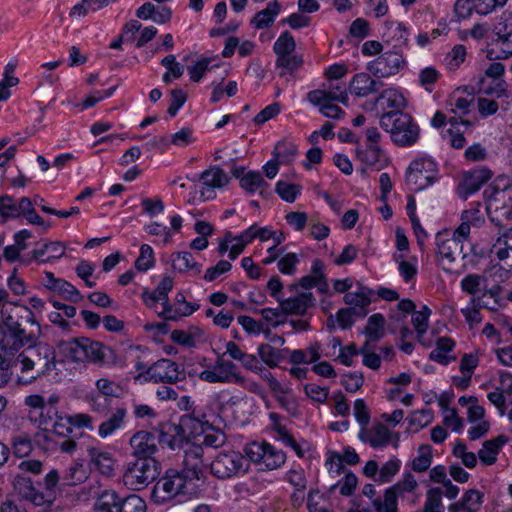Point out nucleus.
Here are the masks:
<instances>
[{"mask_svg": "<svg viewBox=\"0 0 512 512\" xmlns=\"http://www.w3.org/2000/svg\"><path fill=\"white\" fill-rule=\"evenodd\" d=\"M360 458L356 451L351 448H345L343 455L335 454L331 458H329L326 462L329 465V469H333L334 465L336 466V472L339 473L342 469V462L347 463L348 465H355L359 462Z\"/></svg>", "mask_w": 512, "mask_h": 512, "instance_id": "nucleus-45", "label": "nucleus"}, {"mask_svg": "<svg viewBox=\"0 0 512 512\" xmlns=\"http://www.w3.org/2000/svg\"><path fill=\"white\" fill-rule=\"evenodd\" d=\"M16 66L15 61H10L4 67L3 78L0 81V102L8 100L11 96L10 88L19 84V78L14 76Z\"/></svg>", "mask_w": 512, "mask_h": 512, "instance_id": "nucleus-35", "label": "nucleus"}, {"mask_svg": "<svg viewBox=\"0 0 512 512\" xmlns=\"http://www.w3.org/2000/svg\"><path fill=\"white\" fill-rule=\"evenodd\" d=\"M493 32L496 38L488 54L492 58L494 49L498 50L494 58L506 59L512 55V13H503L498 22L494 25Z\"/></svg>", "mask_w": 512, "mask_h": 512, "instance_id": "nucleus-13", "label": "nucleus"}, {"mask_svg": "<svg viewBox=\"0 0 512 512\" xmlns=\"http://www.w3.org/2000/svg\"><path fill=\"white\" fill-rule=\"evenodd\" d=\"M303 64V59L299 55L288 54L286 56L277 57L276 66L281 68L280 76L283 77L286 71L293 72L300 68Z\"/></svg>", "mask_w": 512, "mask_h": 512, "instance_id": "nucleus-52", "label": "nucleus"}, {"mask_svg": "<svg viewBox=\"0 0 512 512\" xmlns=\"http://www.w3.org/2000/svg\"><path fill=\"white\" fill-rule=\"evenodd\" d=\"M39 338L40 336L27 343L28 346L16 358L17 364H20L21 375L18 376V382L21 384H30L50 374L59 363L55 348L46 342H37Z\"/></svg>", "mask_w": 512, "mask_h": 512, "instance_id": "nucleus-2", "label": "nucleus"}, {"mask_svg": "<svg viewBox=\"0 0 512 512\" xmlns=\"http://www.w3.org/2000/svg\"><path fill=\"white\" fill-rule=\"evenodd\" d=\"M13 486L20 500L27 501L34 506H43L52 503L51 493L41 492L28 477L16 476L13 481Z\"/></svg>", "mask_w": 512, "mask_h": 512, "instance_id": "nucleus-19", "label": "nucleus"}, {"mask_svg": "<svg viewBox=\"0 0 512 512\" xmlns=\"http://www.w3.org/2000/svg\"><path fill=\"white\" fill-rule=\"evenodd\" d=\"M229 181V176L220 167L215 166L205 170L200 176V198L204 201L214 199L216 197L215 190L223 188Z\"/></svg>", "mask_w": 512, "mask_h": 512, "instance_id": "nucleus-17", "label": "nucleus"}, {"mask_svg": "<svg viewBox=\"0 0 512 512\" xmlns=\"http://www.w3.org/2000/svg\"><path fill=\"white\" fill-rule=\"evenodd\" d=\"M485 279L476 274H469L461 281L462 289L471 295H476L482 291Z\"/></svg>", "mask_w": 512, "mask_h": 512, "instance_id": "nucleus-60", "label": "nucleus"}, {"mask_svg": "<svg viewBox=\"0 0 512 512\" xmlns=\"http://www.w3.org/2000/svg\"><path fill=\"white\" fill-rule=\"evenodd\" d=\"M375 105L380 106L384 112H398L405 107V98L397 89L389 88L375 99Z\"/></svg>", "mask_w": 512, "mask_h": 512, "instance_id": "nucleus-26", "label": "nucleus"}, {"mask_svg": "<svg viewBox=\"0 0 512 512\" xmlns=\"http://www.w3.org/2000/svg\"><path fill=\"white\" fill-rule=\"evenodd\" d=\"M307 99L312 104H321L324 100L341 102L348 104V93L341 84H329L327 89L313 90L307 94Z\"/></svg>", "mask_w": 512, "mask_h": 512, "instance_id": "nucleus-22", "label": "nucleus"}, {"mask_svg": "<svg viewBox=\"0 0 512 512\" xmlns=\"http://www.w3.org/2000/svg\"><path fill=\"white\" fill-rule=\"evenodd\" d=\"M54 291L70 302L76 303L83 299L78 289L63 279L56 281V289Z\"/></svg>", "mask_w": 512, "mask_h": 512, "instance_id": "nucleus-54", "label": "nucleus"}, {"mask_svg": "<svg viewBox=\"0 0 512 512\" xmlns=\"http://www.w3.org/2000/svg\"><path fill=\"white\" fill-rule=\"evenodd\" d=\"M147 377L154 382L177 383L185 379L186 374L176 362L162 358L154 362L146 371Z\"/></svg>", "mask_w": 512, "mask_h": 512, "instance_id": "nucleus-15", "label": "nucleus"}, {"mask_svg": "<svg viewBox=\"0 0 512 512\" xmlns=\"http://www.w3.org/2000/svg\"><path fill=\"white\" fill-rule=\"evenodd\" d=\"M12 449L16 457L28 456L32 451V442L27 435H17L12 438Z\"/></svg>", "mask_w": 512, "mask_h": 512, "instance_id": "nucleus-55", "label": "nucleus"}, {"mask_svg": "<svg viewBox=\"0 0 512 512\" xmlns=\"http://www.w3.org/2000/svg\"><path fill=\"white\" fill-rule=\"evenodd\" d=\"M203 453V446L193 443H187V447L184 450L182 471L195 481L199 480L204 472Z\"/></svg>", "mask_w": 512, "mask_h": 512, "instance_id": "nucleus-21", "label": "nucleus"}, {"mask_svg": "<svg viewBox=\"0 0 512 512\" xmlns=\"http://www.w3.org/2000/svg\"><path fill=\"white\" fill-rule=\"evenodd\" d=\"M260 362H264L268 367L275 368L284 359L283 353L288 350H278L270 344L263 343L257 348Z\"/></svg>", "mask_w": 512, "mask_h": 512, "instance_id": "nucleus-38", "label": "nucleus"}, {"mask_svg": "<svg viewBox=\"0 0 512 512\" xmlns=\"http://www.w3.org/2000/svg\"><path fill=\"white\" fill-rule=\"evenodd\" d=\"M172 287V278L165 277L161 280V282L158 284L154 291L149 292L145 290L142 293L143 301L148 307H154L157 302H160L168 298V292L171 291Z\"/></svg>", "mask_w": 512, "mask_h": 512, "instance_id": "nucleus-34", "label": "nucleus"}, {"mask_svg": "<svg viewBox=\"0 0 512 512\" xmlns=\"http://www.w3.org/2000/svg\"><path fill=\"white\" fill-rule=\"evenodd\" d=\"M245 453L252 462L263 465L269 470L280 467L286 460V455L283 451L275 449L266 442H254L247 445Z\"/></svg>", "mask_w": 512, "mask_h": 512, "instance_id": "nucleus-12", "label": "nucleus"}, {"mask_svg": "<svg viewBox=\"0 0 512 512\" xmlns=\"http://www.w3.org/2000/svg\"><path fill=\"white\" fill-rule=\"evenodd\" d=\"M470 235V226H449L436 233V245L442 261L453 263L462 254L463 242Z\"/></svg>", "mask_w": 512, "mask_h": 512, "instance_id": "nucleus-5", "label": "nucleus"}, {"mask_svg": "<svg viewBox=\"0 0 512 512\" xmlns=\"http://www.w3.org/2000/svg\"><path fill=\"white\" fill-rule=\"evenodd\" d=\"M25 217L30 224H44L43 219L36 213L28 197H22L17 203L11 196H0V220L18 219Z\"/></svg>", "mask_w": 512, "mask_h": 512, "instance_id": "nucleus-7", "label": "nucleus"}, {"mask_svg": "<svg viewBox=\"0 0 512 512\" xmlns=\"http://www.w3.org/2000/svg\"><path fill=\"white\" fill-rule=\"evenodd\" d=\"M374 512H398V502L392 491H385L383 498H375L372 501Z\"/></svg>", "mask_w": 512, "mask_h": 512, "instance_id": "nucleus-47", "label": "nucleus"}, {"mask_svg": "<svg viewBox=\"0 0 512 512\" xmlns=\"http://www.w3.org/2000/svg\"><path fill=\"white\" fill-rule=\"evenodd\" d=\"M193 129L183 127L178 132L169 135V141L177 147H186L194 142Z\"/></svg>", "mask_w": 512, "mask_h": 512, "instance_id": "nucleus-64", "label": "nucleus"}, {"mask_svg": "<svg viewBox=\"0 0 512 512\" xmlns=\"http://www.w3.org/2000/svg\"><path fill=\"white\" fill-rule=\"evenodd\" d=\"M482 496L478 490L470 489L464 494L460 502L449 506V511L458 512L462 509L466 512H476L482 504Z\"/></svg>", "mask_w": 512, "mask_h": 512, "instance_id": "nucleus-33", "label": "nucleus"}, {"mask_svg": "<svg viewBox=\"0 0 512 512\" xmlns=\"http://www.w3.org/2000/svg\"><path fill=\"white\" fill-rule=\"evenodd\" d=\"M157 475V461L154 458L137 459L128 465L124 473V481L134 490H140L153 481Z\"/></svg>", "mask_w": 512, "mask_h": 512, "instance_id": "nucleus-10", "label": "nucleus"}, {"mask_svg": "<svg viewBox=\"0 0 512 512\" xmlns=\"http://www.w3.org/2000/svg\"><path fill=\"white\" fill-rule=\"evenodd\" d=\"M255 238H259L261 241L272 240V246L268 248V252L275 250L277 246L285 240V235L282 231H273L267 226L261 227L257 231H252Z\"/></svg>", "mask_w": 512, "mask_h": 512, "instance_id": "nucleus-51", "label": "nucleus"}, {"mask_svg": "<svg viewBox=\"0 0 512 512\" xmlns=\"http://www.w3.org/2000/svg\"><path fill=\"white\" fill-rule=\"evenodd\" d=\"M58 416V411L53 404H45L39 410L38 426L48 430V426H51Z\"/></svg>", "mask_w": 512, "mask_h": 512, "instance_id": "nucleus-63", "label": "nucleus"}, {"mask_svg": "<svg viewBox=\"0 0 512 512\" xmlns=\"http://www.w3.org/2000/svg\"><path fill=\"white\" fill-rule=\"evenodd\" d=\"M492 175V171L484 166L464 172L457 187V194L461 198L467 199L470 195L479 191L491 179Z\"/></svg>", "mask_w": 512, "mask_h": 512, "instance_id": "nucleus-18", "label": "nucleus"}, {"mask_svg": "<svg viewBox=\"0 0 512 512\" xmlns=\"http://www.w3.org/2000/svg\"><path fill=\"white\" fill-rule=\"evenodd\" d=\"M82 354L81 363L89 362L96 365L116 364L117 355L115 351L99 341L81 337Z\"/></svg>", "mask_w": 512, "mask_h": 512, "instance_id": "nucleus-14", "label": "nucleus"}, {"mask_svg": "<svg viewBox=\"0 0 512 512\" xmlns=\"http://www.w3.org/2000/svg\"><path fill=\"white\" fill-rule=\"evenodd\" d=\"M356 157L361 163L367 166H376L384 157L383 150L380 146H367L365 148L358 147L356 149Z\"/></svg>", "mask_w": 512, "mask_h": 512, "instance_id": "nucleus-42", "label": "nucleus"}, {"mask_svg": "<svg viewBox=\"0 0 512 512\" xmlns=\"http://www.w3.org/2000/svg\"><path fill=\"white\" fill-rule=\"evenodd\" d=\"M122 499L116 491L104 490L95 499L94 512H121Z\"/></svg>", "mask_w": 512, "mask_h": 512, "instance_id": "nucleus-28", "label": "nucleus"}, {"mask_svg": "<svg viewBox=\"0 0 512 512\" xmlns=\"http://www.w3.org/2000/svg\"><path fill=\"white\" fill-rule=\"evenodd\" d=\"M126 416V408L118 407L114 409L112 414L99 425L98 435L103 439L111 436L115 431L123 426Z\"/></svg>", "mask_w": 512, "mask_h": 512, "instance_id": "nucleus-31", "label": "nucleus"}, {"mask_svg": "<svg viewBox=\"0 0 512 512\" xmlns=\"http://www.w3.org/2000/svg\"><path fill=\"white\" fill-rule=\"evenodd\" d=\"M288 297L280 300V309L286 315H304L307 310L314 306V296L311 292H298V285L287 286Z\"/></svg>", "mask_w": 512, "mask_h": 512, "instance_id": "nucleus-16", "label": "nucleus"}, {"mask_svg": "<svg viewBox=\"0 0 512 512\" xmlns=\"http://www.w3.org/2000/svg\"><path fill=\"white\" fill-rule=\"evenodd\" d=\"M172 266L179 272L192 271L195 275L201 272V265L195 262L190 252H178L172 256Z\"/></svg>", "mask_w": 512, "mask_h": 512, "instance_id": "nucleus-37", "label": "nucleus"}, {"mask_svg": "<svg viewBox=\"0 0 512 512\" xmlns=\"http://www.w3.org/2000/svg\"><path fill=\"white\" fill-rule=\"evenodd\" d=\"M154 265V253L152 248L143 244L140 248V255L135 261V268L138 271L145 272Z\"/></svg>", "mask_w": 512, "mask_h": 512, "instance_id": "nucleus-58", "label": "nucleus"}, {"mask_svg": "<svg viewBox=\"0 0 512 512\" xmlns=\"http://www.w3.org/2000/svg\"><path fill=\"white\" fill-rule=\"evenodd\" d=\"M406 61L399 50H388L367 64V70L376 78H388L404 68Z\"/></svg>", "mask_w": 512, "mask_h": 512, "instance_id": "nucleus-11", "label": "nucleus"}, {"mask_svg": "<svg viewBox=\"0 0 512 512\" xmlns=\"http://www.w3.org/2000/svg\"><path fill=\"white\" fill-rule=\"evenodd\" d=\"M281 5L278 1L269 2L267 7L257 12L250 23L255 29H266L273 25L275 18L280 13Z\"/></svg>", "mask_w": 512, "mask_h": 512, "instance_id": "nucleus-29", "label": "nucleus"}, {"mask_svg": "<svg viewBox=\"0 0 512 512\" xmlns=\"http://www.w3.org/2000/svg\"><path fill=\"white\" fill-rule=\"evenodd\" d=\"M121 504V512H146L145 501L135 494L123 497Z\"/></svg>", "mask_w": 512, "mask_h": 512, "instance_id": "nucleus-62", "label": "nucleus"}, {"mask_svg": "<svg viewBox=\"0 0 512 512\" xmlns=\"http://www.w3.org/2000/svg\"><path fill=\"white\" fill-rule=\"evenodd\" d=\"M392 433L383 424H377L370 430L362 428L359 433V438L363 442L369 443L373 448H380L387 446L391 441Z\"/></svg>", "mask_w": 512, "mask_h": 512, "instance_id": "nucleus-23", "label": "nucleus"}, {"mask_svg": "<svg viewBox=\"0 0 512 512\" xmlns=\"http://www.w3.org/2000/svg\"><path fill=\"white\" fill-rule=\"evenodd\" d=\"M96 388L99 392V395L105 396V397H120L122 393L121 387L116 384L114 381L101 378L96 381Z\"/></svg>", "mask_w": 512, "mask_h": 512, "instance_id": "nucleus-59", "label": "nucleus"}, {"mask_svg": "<svg viewBox=\"0 0 512 512\" xmlns=\"http://www.w3.org/2000/svg\"><path fill=\"white\" fill-rule=\"evenodd\" d=\"M368 293H370V291L366 293L363 289L359 292H348L344 296V302L348 306L367 309L371 303Z\"/></svg>", "mask_w": 512, "mask_h": 512, "instance_id": "nucleus-61", "label": "nucleus"}, {"mask_svg": "<svg viewBox=\"0 0 512 512\" xmlns=\"http://www.w3.org/2000/svg\"><path fill=\"white\" fill-rule=\"evenodd\" d=\"M93 467L102 475L111 476L114 472L115 460L111 453L96 447L87 450Z\"/></svg>", "mask_w": 512, "mask_h": 512, "instance_id": "nucleus-24", "label": "nucleus"}, {"mask_svg": "<svg viewBox=\"0 0 512 512\" xmlns=\"http://www.w3.org/2000/svg\"><path fill=\"white\" fill-rule=\"evenodd\" d=\"M385 319L382 314L376 313L369 317L364 334L370 341H378L384 336Z\"/></svg>", "mask_w": 512, "mask_h": 512, "instance_id": "nucleus-41", "label": "nucleus"}, {"mask_svg": "<svg viewBox=\"0 0 512 512\" xmlns=\"http://www.w3.org/2000/svg\"><path fill=\"white\" fill-rule=\"evenodd\" d=\"M240 186L248 193H255L259 190V193L263 195L269 184L263 179L260 172L248 171L242 176Z\"/></svg>", "mask_w": 512, "mask_h": 512, "instance_id": "nucleus-36", "label": "nucleus"}, {"mask_svg": "<svg viewBox=\"0 0 512 512\" xmlns=\"http://www.w3.org/2000/svg\"><path fill=\"white\" fill-rule=\"evenodd\" d=\"M245 457L238 451L220 452L210 464L211 473L218 479H230L244 473Z\"/></svg>", "mask_w": 512, "mask_h": 512, "instance_id": "nucleus-9", "label": "nucleus"}, {"mask_svg": "<svg viewBox=\"0 0 512 512\" xmlns=\"http://www.w3.org/2000/svg\"><path fill=\"white\" fill-rule=\"evenodd\" d=\"M379 123L381 128L390 134L393 143L400 147L411 146L419 139V126L407 113L383 112Z\"/></svg>", "mask_w": 512, "mask_h": 512, "instance_id": "nucleus-3", "label": "nucleus"}, {"mask_svg": "<svg viewBox=\"0 0 512 512\" xmlns=\"http://www.w3.org/2000/svg\"><path fill=\"white\" fill-rule=\"evenodd\" d=\"M431 313V309L426 305L422 306L419 311L413 312L412 324L415 328L419 342H421L423 335L429 327V317Z\"/></svg>", "mask_w": 512, "mask_h": 512, "instance_id": "nucleus-43", "label": "nucleus"}, {"mask_svg": "<svg viewBox=\"0 0 512 512\" xmlns=\"http://www.w3.org/2000/svg\"><path fill=\"white\" fill-rule=\"evenodd\" d=\"M399 469L400 461L398 459H391L384 463L379 469V473L377 478H375V481L379 483L390 482L391 479L398 473Z\"/></svg>", "mask_w": 512, "mask_h": 512, "instance_id": "nucleus-57", "label": "nucleus"}, {"mask_svg": "<svg viewBox=\"0 0 512 512\" xmlns=\"http://www.w3.org/2000/svg\"><path fill=\"white\" fill-rule=\"evenodd\" d=\"M276 192L286 202H294L301 192V186L285 181H278L276 184Z\"/></svg>", "mask_w": 512, "mask_h": 512, "instance_id": "nucleus-53", "label": "nucleus"}, {"mask_svg": "<svg viewBox=\"0 0 512 512\" xmlns=\"http://www.w3.org/2000/svg\"><path fill=\"white\" fill-rule=\"evenodd\" d=\"M41 326L27 306H11L2 310L0 323V387L6 385L17 364L14 356L25 344L41 336Z\"/></svg>", "mask_w": 512, "mask_h": 512, "instance_id": "nucleus-1", "label": "nucleus"}, {"mask_svg": "<svg viewBox=\"0 0 512 512\" xmlns=\"http://www.w3.org/2000/svg\"><path fill=\"white\" fill-rule=\"evenodd\" d=\"M213 371L217 376L221 377L219 379L220 383H243L244 377L236 372V365L228 360H224L222 357H218L213 366Z\"/></svg>", "mask_w": 512, "mask_h": 512, "instance_id": "nucleus-30", "label": "nucleus"}, {"mask_svg": "<svg viewBox=\"0 0 512 512\" xmlns=\"http://www.w3.org/2000/svg\"><path fill=\"white\" fill-rule=\"evenodd\" d=\"M437 175L436 163L429 157L414 160L408 167L406 183L411 190H422L433 184Z\"/></svg>", "mask_w": 512, "mask_h": 512, "instance_id": "nucleus-8", "label": "nucleus"}, {"mask_svg": "<svg viewBox=\"0 0 512 512\" xmlns=\"http://www.w3.org/2000/svg\"><path fill=\"white\" fill-rule=\"evenodd\" d=\"M88 477L87 469L82 463L75 462L71 464L61 479L66 486H75L83 483Z\"/></svg>", "mask_w": 512, "mask_h": 512, "instance_id": "nucleus-40", "label": "nucleus"}, {"mask_svg": "<svg viewBox=\"0 0 512 512\" xmlns=\"http://www.w3.org/2000/svg\"><path fill=\"white\" fill-rule=\"evenodd\" d=\"M432 463V447L423 444L418 448V456L412 460L411 468L413 471L421 473L429 469Z\"/></svg>", "mask_w": 512, "mask_h": 512, "instance_id": "nucleus-44", "label": "nucleus"}, {"mask_svg": "<svg viewBox=\"0 0 512 512\" xmlns=\"http://www.w3.org/2000/svg\"><path fill=\"white\" fill-rule=\"evenodd\" d=\"M442 490L438 487L427 491L424 507L420 512H444L442 504Z\"/></svg>", "mask_w": 512, "mask_h": 512, "instance_id": "nucleus-48", "label": "nucleus"}, {"mask_svg": "<svg viewBox=\"0 0 512 512\" xmlns=\"http://www.w3.org/2000/svg\"><path fill=\"white\" fill-rule=\"evenodd\" d=\"M380 82L374 80L368 73H358L352 78L349 88L358 97H366L378 91Z\"/></svg>", "mask_w": 512, "mask_h": 512, "instance_id": "nucleus-27", "label": "nucleus"}, {"mask_svg": "<svg viewBox=\"0 0 512 512\" xmlns=\"http://www.w3.org/2000/svg\"><path fill=\"white\" fill-rule=\"evenodd\" d=\"M161 302L163 305V310L161 312H158V315L166 320L176 321L181 317L189 316L193 313V309L188 308V305H186L183 308H173L172 305L169 303L168 298L162 300Z\"/></svg>", "mask_w": 512, "mask_h": 512, "instance_id": "nucleus-49", "label": "nucleus"}, {"mask_svg": "<svg viewBox=\"0 0 512 512\" xmlns=\"http://www.w3.org/2000/svg\"><path fill=\"white\" fill-rule=\"evenodd\" d=\"M57 347L60 351V353L67 358L68 360L75 362V363H81V356L82 354V346H81V337L79 338H73L68 341H59L57 343Z\"/></svg>", "mask_w": 512, "mask_h": 512, "instance_id": "nucleus-39", "label": "nucleus"}, {"mask_svg": "<svg viewBox=\"0 0 512 512\" xmlns=\"http://www.w3.org/2000/svg\"><path fill=\"white\" fill-rule=\"evenodd\" d=\"M440 78V73L434 67H426L419 73L418 81L424 89L431 93L434 89L435 83Z\"/></svg>", "mask_w": 512, "mask_h": 512, "instance_id": "nucleus-56", "label": "nucleus"}, {"mask_svg": "<svg viewBox=\"0 0 512 512\" xmlns=\"http://www.w3.org/2000/svg\"><path fill=\"white\" fill-rule=\"evenodd\" d=\"M296 48V43L293 36L288 32H283L275 41L273 49L277 57L292 54Z\"/></svg>", "mask_w": 512, "mask_h": 512, "instance_id": "nucleus-50", "label": "nucleus"}, {"mask_svg": "<svg viewBox=\"0 0 512 512\" xmlns=\"http://www.w3.org/2000/svg\"><path fill=\"white\" fill-rule=\"evenodd\" d=\"M194 481L182 470L168 469L154 486L152 496L156 502L163 503L179 494H192L196 488Z\"/></svg>", "mask_w": 512, "mask_h": 512, "instance_id": "nucleus-4", "label": "nucleus"}, {"mask_svg": "<svg viewBox=\"0 0 512 512\" xmlns=\"http://www.w3.org/2000/svg\"><path fill=\"white\" fill-rule=\"evenodd\" d=\"M383 41L393 46L394 50L401 49L408 43V32L405 26L397 22H386L385 31L382 34Z\"/></svg>", "mask_w": 512, "mask_h": 512, "instance_id": "nucleus-25", "label": "nucleus"}, {"mask_svg": "<svg viewBox=\"0 0 512 512\" xmlns=\"http://www.w3.org/2000/svg\"><path fill=\"white\" fill-rule=\"evenodd\" d=\"M132 454L138 459L153 458L157 452V437L152 431L140 430L130 438Z\"/></svg>", "mask_w": 512, "mask_h": 512, "instance_id": "nucleus-20", "label": "nucleus"}, {"mask_svg": "<svg viewBox=\"0 0 512 512\" xmlns=\"http://www.w3.org/2000/svg\"><path fill=\"white\" fill-rule=\"evenodd\" d=\"M506 442L507 438L504 435L485 441L482 448L478 451L480 461L485 465L494 464L497 460V455L499 454L501 447Z\"/></svg>", "mask_w": 512, "mask_h": 512, "instance_id": "nucleus-32", "label": "nucleus"}, {"mask_svg": "<svg viewBox=\"0 0 512 512\" xmlns=\"http://www.w3.org/2000/svg\"><path fill=\"white\" fill-rule=\"evenodd\" d=\"M255 238L252 234V226L240 235L234 236L230 244L229 258L236 259L244 250L245 246Z\"/></svg>", "mask_w": 512, "mask_h": 512, "instance_id": "nucleus-46", "label": "nucleus"}, {"mask_svg": "<svg viewBox=\"0 0 512 512\" xmlns=\"http://www.w3.org/2000/svg\"><path fill=\"white\" fill-rule=\"evenodd\" d=\"M507 188V179H497L495 183L491 184L484 191V196L488 201L485 212L480 209V205L478 207L465 210L461 216V224H477L479 222H485V214H488L492 208L498 209V202H500L504 197Z\"/></svg>", "mask_w": 512, "mask_h": 512, "instance_id": "nucleus-6", "label": "nucleus"}]
</instances>
